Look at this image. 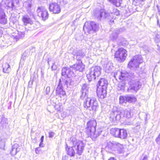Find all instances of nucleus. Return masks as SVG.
Returning <instances> with one entry per match:
<instances>
[{
  "mask_svg": "<svg viewBox=\"0 0 160 160\" xmlns=\"http://www.w3.org/2000/svg\"><path fill=\"white\" fill-rule=\"evenodd\" d=\"M119 78L122 81L120 82L118 85L117 88V89L119 91H123L124 90L125 83L124 81V80H132L133 78H134L135 76L134 74L132 72L128 73L125 72V73L118 72Z\"/></svg>",
  "mask_w": 160,
  "mask_h": 160,
  "instance_id": "1",
  "label": "nucleus"
},
{
  "mask_svg": "<svg viewBox=\"0 0 160 160\" xmlns=\"http://www.w3.org/2000/svg\"><path fill=\"white\" fill-rule=\"evenodd\" d=\"M96 122L95 120H91L87 123L86 128V132L88 136L91 137L92 139H95L100 135V133H97L96 131Z\"/></svg>",
  "mask_w": 160,
  "mask_h": 160,
  "instance_id": "2",
  "label": "nucleus"
},
{
  "mask_svg": "<svg viewBox=\"0 0 160 160\" xmlns=\"http://www.w3.org/2000/svg\"><path fill=\"white\" fill-rule=\"evenodd\" d=\"M101 68L98 66H94L90 68L87 72V77L89 81L95 80L101 74Z\"/></svg>",
  "mask_w": 160,
  "mask_h": 160,
  "instance_id": "3",
  "label": "nucleus"
},
{
  "mask_svg": "<svg viewBox=\"0 0 160 160\" xmlns=\"http://www.w3.org/2000/svg\"><path fill=\"white\" fill-rule=\"evenodd\" d=\"M83 105L86 108H89L90 111H97L98 107V102L95 98H86L84 102Z\"/></svg>",
  "mask_w": 160,
  "mask_h": 160,
  "instance_id": "4",
  "label": "nucleus"
},
{
  "mask_svg": "<svg viewBox=\"0 0 160 160\" xmlns=\"http://www.w3.org/2000/svg\"><path fill=\"white\" fill-rule=\"evenodd\" d=\"M73 147L75 148L76 151V153L79 155H81L82 153L85 146V145L82 141L78 140L74 138L70 141Z\"/></svg>",
  "mask_w": 160,
  "mask_h": 160,
  "instance_id": "5",
  "label": "nucleus"
},
{
  "mask_svg": "<svg viewBox=\"0 0 160 160\" xmlns=\"http://www.w3.org/2000/svg\"><path fill=\"white\" fill-rule=\"evenodd\" d=\"M99 28V25L94 22H86L84 25L83 29L85 33L88 34L93 31H96Z\"/></svg>",
  "mask_w": 160,
  "mask_h": 160,
  "instance_id": "6",
  "label": "nucleus"
},
{
  "mask_svg": "<svg viewBox=\"0 0 160 160\" xmlns=\"http://www.w3.org/2000/svg\"><path fill=\"white\" fill-rule=\"evenodd\" d=\"M142 56L140 55L134 56L129 62L128 67L136 68L138 67L139 64L142 62Z\"/></svg>",
  "mask_w": 160,
  "mask_h": 160,
  "instance_id": "7",
  "label": "nucleus"
},
{
  "mask_svg": "<svg viewBox=\"0 0 160 160\" xmlns=\"http://www.w3.org/2000/svg\"><path fill=\"white\" fill-rule=\"evenodd\" d=\"M127 55V51L122 48H119L114 55L115 57L118 58L117 60L120 62L124 61Z\"/></svg>",
  "mask_w": 160,
  "mask_h": 160,
  "instance_id": "8",
  "label": "nucleus"
},
{
  "mask_svg": "<svg viewBox=\"0 0 160 160\" xmlns=\"http://www.w3.org/2000/svg\"><path fill=\"white\" fill-rule=\"evenodd\" d=\"M38 15L41 17L42 19L45 20L47 19L48 17V14L46 9L43 7H39L37 10Z\"/></svg>",
  "mask_w": 160,
  "mask_h": 160,
  "instance_id": "9",
  "label": "nucleus"
},
{
  "mask_svg": "<svg viewBox=\"0 0 160 160\" xmlns=\"http://www.w3.org/2000/svg\"><path fill=\"white\" fill-rule=\"evenodd\" d=\"M122 147V146L118 142H109L108 143L106 148L109 149V150H114L115 149L118 150L119 148H121Z\"/></svg>",
  "mask_w": 160,
  "mask_h": 160,
  "instance_id": "10",
  "label": "nucleus"
},
{
  "mask_svg": "<svg viewBox=\"0 0 160 160\" xmlns=\"http://www.w3.org/2000/svg\"><path fill=\"white\" fill-rule=\"evenodd\" d=\"M62 75L65 77L71 78L74 76V73L72 68L65 67L62 69Z\"/></svg>",
  "mask_w": 160,
  "mask_h": 160,
  "instance_id": "11",
  "label": "nucleus"
},
{
  "mask_svg": "<svg viewBox=\"0 0 160 160\" xmlns=\"http://www.w3.org/2000/svg\"><path fill=\"white\" fill-rule=\"evenodd\" d=\"M49 9L50 12L54 14H58L61 12L60 6L56 2H52L50 4Z\"/></svg>",
  "mask_w": 160,
  "mask_h": 160,
  "instance_id": "12",
  "label": "nucleus"
},
{
  "mask_svg": "<svg viewBox=\"0 0 160 160\" xmlns=\"http://www.w3.org/2000/svg\"><path fill=\"white\" fill-rule=\"evenodd\" d=\"M74 56V58L77 60H81V59L85 56L86 53L82 50H74L72 52Z\"/></svg>",
  "mask_w": 160,
  "mask_h": 160,
  "instance_id": "13",
  "label": "nucleus"
},
{
  "mask_svg": "<svg viewBox=\"0 0 160 160\" xmlns=\"http://www.w3.org/2000/svg\"><path fill=\"white\" fill-rule=\"evenodd\" d=\"M63 85L61 79H60L59 83L56 89V93L61 98L62 96H64L66 95V93L63 90Z\"/></svg>",
  "mask_w": 160,
  "mask_h": 160,
  "instance_id": "14",
  "label": "nucleus"
},
{
  "mask_svg": "<svg viewBox=\"0 0 160 160\" xmlns=\"http://www.w3.org/2000/svg\"><path fill=\"white\" fill-rule=\"evenodd\" d=\"M7 21L5 13L2 8L1 4L0 3V23L3 24L6 23Z\"/></svg>",
  "mask_w": 160,
  "mask_h": 160,
  "instance_id": "15",
  "label": "nucleus"
},
{
  "mask_svg": "<svg viewBox=\"0 0 160 160\" xmlns=\"http://www.w3.org/2000/svg\"><path fill=\"white\" fill-rule=\"evenodd\" d=\"M98 88L97 90V94L99 98L101 99H103L106 96V89L104 88H101L98 86Z\"/></svg>",
  "mask_w": 160,
  "mask_h": 160,
  "instance_id": "16",
  "label": "nucleus"
},
{
  "mask_svg": "<svg viewBox=\"0 0 160 160\" xmlns=\"http://www.w3.org/2000/svg\"><path fill=\"white\" fill-rule=\"evenodd\" d=\"M120 113L124 117L128 118H130L133 116V113L132 110L128 108L122 110Z\"/></svg>",
  "mask_w": 160,
  "mask_h": 160,
  "instance_id": "17",
  "label": "nucleus"
},
{
  "mask_svg": "<svg viewBox=\"0 0 160 160\" xmlns=\"http://www.w3.org/2000/svg\"><path fill=\"white\" fill-rule=\"evenodd\" d=\"M73 67L76 70L82 72L84 69L85 66L81 60H77L76 64L73 65Z\"/></svg>",
  "mask_w": 160,
  "mask_h": 160,
  "instance_id": "18",
  "label": "nucleus"
},
{
  "mask_svg": "<svg viewBox=\"0 0 160 160\" xmlns=\"http://www.w3.org/2000/svg\"><path fill=\"white\" fill-rule=\"evenodd\" d=\"M120 112L117 110L112 111L110 114V118L112 121L119 120L121 117Z\"/></svg>",
  "mask_w": 160,
  "mask_h": 160,
  "instance_id": "19",
  "label": "nucleus"
},
{
  "mask_svg": "<svg viewBox=\"0 0 160 160\" xmlns=\"http://www.w3.org/2000/svg\"><path fill=\"white\" fill-rule=\"evenodd\" d=\"M73 147L72 146L68 147L67 144L66 146V150L67 153L70 157H74L76 154V152L73 148Z\"/></svg>",
  "mask_w": 160,
  "mask_h": 160,
  "instance_id": "20",
  "label": "nucleus"
},
{
  "mask_svg": "<svg viewBox=\"0 0 160 160\" xmlns=\"http://www.w3.org/2000/svg\"><path fill=\"white\" fill-rule=\"evenodd\" d=\"M70 78H66L63 79V78L61 79L62 82L64 86H66V87L67 88L70 85H72L73 82L71 81Z\"/></svg>",
  "mask_w": 160,
  "mask_h": 160,
  "instance_id": "21",
  "label": "nucleus"
},
{
  "mask_svg": "<svg viewBox=\"0 0 160 160\" xmlns=\"http://www.w3.org/2000/svg\"><path fill=\"white\" fill-rule=\"evenodd\" d=\"M141 84L140 82L138 81H135L134 83L133 82V84L131 85L130 88L131 89L137 91L141 87Z\"/></svg>",
  "mask_w": 160,
  "mask_h": 160,
  "instance_id": "22",
  "label": "nucleus"
},
{
  "mask_svg": "<svg viewBox=\"0 0 160 160\" xmlns=\"http://www.w3.org/2000/svg\"><path fill=\"white\" fill-rule=\"evenodd\" d=\"M120 32L119 30L118 29L114 30L110 35V39L113 41H116L118 38V36L120 33Z\"/></svg>",
  "mask_w": 160,
  "mask_h": 160,
  "instance_id": "23",
  "label": "nucleus"
},
{
  "mask_svg": "<svg viewBox=\"0 0 160 160\" xmlns=\"http://www.w3.org/2000/svg\"><path fill=\"white\" fill-rule=\"evenodd\" d=\"M101 87V88H107L108 85L107 80L104 78H101L98 81V85Z\"/></svg>",
  "mask_w": 160,
  "mask_h": 160,
  "instance_id": "24",
  "label": "nucleus"
},
{
  "mask_svg": "<svg viewBox=\"0 0 160 160\" xmlns=\"http://www.w3.org/2000/svg\"><path fill=\"white\" fill-rule=\"evenodd\" d=\"M20 149L19 148L18 144H15L12 147L11 153L12 155H16L18 152L20 151Z\"/></svg>",
  "mask_w": 160,
  "mask_h": 160,
  "instance_id": "25",
  "label": "nucleus"
},
{
  "mask_svg": "<svg viewBox=\"0 0 160 160\" xmlns=\"http://www.w3.org/2000/svg\"><path fill=\"white\" fill-rule=\"evenodd\" d=\"M22 21L25 25H27L28 24H32L33 23L32 21L28 15L23 16Z\"/></svg>",
  "mask_w": 160,
  "mask_h": 160,
  "instance_id": "26",
  "label": "nucleus"
},
{
  "mask_svg": "<svg viewBox=\"0 0 160 160\" xmlns=\"http://www.w3.org/2000/svg\"><path fill=\"white\" fill-rule=\"evenodd\" d=\"M120 130L118 128H113L110 130V133L114 136L119 138Z\"/></svg>",
  "mask_w": 160,
  "mask_h": 160,
  "instance_id": "27",
  "label": "nucleus"
},
{
  "mask_svg": "<svg viewBox=\"0 0 160 160\" xmlns=\"http://www.w3.org/2000/svg\"><path fill=\"white\" fill-rule=\"evenodd\" d=\"M119 135L118 138L122 139H125L128 136L127 132L125 129H121L120 130Z\"/></svg>",
  "mask_w": 160,
  "mask_h": 160,
  "instance_id": "28",
  "label": "nucleus"
},
{
  "mask_svg": "<svg viewBox=\"0 0 160 160\" xmlns=\"http://www.w3.org/2000/svg\"><path fill=\"white\" fill-rule=\"evenodd\" d=\"M104 13V12H103V9H102L100 10H95L93 14L96 18L100 20L101 19V15L102 14V15Z\"/></svg>",
  "mask_w": 160,
  "mask_h": 160,
  "instance_id": "29",
  "label": "nucleus"
},
{
  "mask_svg": "<svg viewBox=\"0 0 160 160\" xmlns=\"http://www.w3.org/2000/svg\"><path fill=\"white\" fill-rule=\"evenodd\" d=\"M103 67L105 71L107 73L110 72L113 67L111 63L110 62H108L107 64H104Z\"/></svg>",
  "mask_w": 160,
  "mask_h": 160,
  "instance_id": "30",
  "label": "nucleus"
},
{
  "mask_svg": "<svg viewBox=\"0 0 160 160\" xmlns=\"http://www.w3.org/2000/svg\"><path fill=\"white\" fill-rule=\"evenodd\" d=\"M3 72L5 73H8L11 71V68L9 65L7 63H5L2 65Z\"/></svg>",
  "mask_w": 160,
  "mask_h": 160,
  "instance_id": "31",
  "label": "nucleus"
},
{
  "mask_svg": "<svg viewBox=\"0 0 160 160\" xmlns=\"http://www.w3.org/2000/svg\"><path fill=\"white\" fill-rule=\"evenodd\" d=\"M111 3L117 7L120 6L122 0H108Z\"/></svg>",
  "mask_w": 160,
  "mask_h": 160,
  "instance_id": "32",
  "label": "nucleus"
},
{
  "mask_svg": "<svg viewBox=\"0 0 160 160\" xmlns=\"http://www.w3.org/2000/svg\"><path fill=\"white\" fill-rule=\"evenodd\" d=\"M12 36L14 39H16L17 41L20 38H22L24 37V33L23 32H19L17 34V35H12Z\"/></svg>",
  "mask_w": 160,
  "mask_h": 160,
  "instance_id": "33",
  "label": "nucleus"
},
{
  "mask_svg": "<svg viewBox=\"0 0 160 160\" xmlns=\"http://www.w3.org/2000/svg\"><path fill=\"white\" fill-rule=\"evenodd\" d=\"M0 124L3 128H5L8 125V119L4 117L2 118Z\"/></svg>",
  "mask_w": 160,
  "mask_h": 160,
  "instance_id": "34",
  "label": "nucleus"
},
{
  "mask_svg": "<svg viewBox=\"0 0 160 160\" xmlns=\"http://www.w3.org/2000/svg\"><path fill=\"white\" fill-rule=\"evenodd\" d=\"M127 102H135L136 101V98L133 96H126Z\"/></svg>",
  "mask_w": 160,
  "mask_h": 160,
  "instance_id": "35",
  "label": "nucleus"
},
{
  "mask_svg": "<svg viewBox=\"0 0 160 160\" xmlns=\"http://www.w3.org/2000/svg\"><path fill=\"white\" fill-rule=\"evenodd\" d=\"M119 103L120 104H123L126 103L127 102L126 96H120L119 98Z\"/></svg>",
  "mask_w": 160,
  "mask_h": 160,
  "instance_id": "36",
  "label": "nucleus"
},
{
  "mask_svg": "<svg viewBox=\"0 0 160 160\" xmlns=\"http://www.w3.org/2000/svg\"><path fill=\"white\" fill-rule=\"evenodd\" d=\"M5 3L6 5L9 8H12V10H13L14 8V5L13 3V2L12 1L6 2Z\"/></svg>",
  "mask_w": 160,
  "mask_h": 160,
  "instance_id": "37",
  "label": "nucleus"
},
{
  "mask_svg": "<svg viewBox=\"0 0 160 160\" xmlns=\"http://www.w3.org/2000/svg\"><path fill=\"white\" fill-rule=\"evenodd\" d=\"M5 139L4 138H0V148H3L5 146Z\"/></svg>",
  "mask_w": 160,
  "mask_h": 160,
  "instance_id": "38",
  "label": "nucleus"
},
{
  "mask_svg": "<svg viewBox=\"0 0 160 160\" xmlns=\"http://www.w3.org/2000/svg\"><path fill=\"white\" fill-rule=\"evenodd\" d=\"M88 87L87 84H84L83 85L82 87L81 91H83L85 92H88Z\"/></svg>",
  "mask_w": 160,
  "mask_h": 160,
  "instance_id": "39",
  "label": "nucleus"
},
{
  "mask_svg": "<svg viewBox=\"0 0 160 160\" xmlns=\"http://www.w3.org/2000/svg\"><path fill=\"white\" fill-rule=\"evenodd\" d=\"M62 104L61 103H59L58 104H56L54 106L55 109L57 110L58 111H60L62 108Z\"/></svg>",
  "mask_w": 160,
  "mask_h": 160,
  "instance_id": "40",
  "label": "nucleus"
},
{
  "mask_svg": "<svg viewBox=\"0 0 160 160\" xmlns=\"http://www.w3.org/2000/svg\"><path fill=\"white\" fill-rule=\"evenodd\" d=\"M57 68V65L54 62H52V65L51 66V69L52 70H56Z\"/></svg>",
  "mask_w": 160,
  "mask_h": 160,
  "instance_id": "41",
  "label": "nucleus"
},
{
  "mask_svg": "<svg viewBox=\"0 0 160 160\" xmlns=\"http://www.w3.org/2000/svg\"><path fill=\"white\" fill-rule=\"evenodd\" d=\"M81 92L82 94L80 97L81 99H83L84 98L87 97V94H88V92L83 91H81Z\"/></svg>",
  "mask_w": 160,
  "mask_h": 160,
  "instance_id": "42",
  "label": "nucleus"
},
{
  "mask_svg": "<svg viewBox=\"0 0 160 160\" xmlns=\"http://www.w3.org/2000/svg\"><path fill=\"white\" fill-rule=\"evenodd\" d=\"M55 134L54 133V132H53L51 131V132H49V138H52L54 136Z\"/></svg>",
  "mask_w": 160,
  "mask_h": 160,
  "instance_id": "43",
  "label": "nucleus"
},
{
  "mask_svg": "<svg viewBox=\"0 0 160 160\" xmlns=\"http://www.w3.org/2000/svg\"><path fill=\"white\" fill-rule=\"evenodd\" d=\"M50 87H47L46 89L45 93L48 94L50 91Z\"/></svg>",
  "mask_w": 160,
  "mask_h": 160,
  "instance_id": "44",
  "label": "nucleus"
},
{
  "mask_svg": "<svg viewBox=\"0 0 160 160\" xmlns=\"http://www.w3.org/2000/svg\"><path fill=\"white\" fill-rule=\"evenodd\" d=\"M156 141L157 143L159 145H160V136H158L156 139Z\"/></svg>",
  "mask_w": 160,
  "mask_h": 160,
  "instance_id": "45",
  "label": "nucleus"
},
{
  "mask_svg": "<svg viewBox=\"0 0 160 160\" xmlns=\"http://www.w3.org/2000/svg\"><path fill=\"white\" fill-rule=\"evenodd\" d=\"M109 14L108 13H106V12H105V14L104 15V18H108L109 19Z\"/></svg>",
  "mask_w": 160,
  "mask_h": 160,
  "instance_id": "46",
  "label": "nucleus"
},
{
  "mask_svg": "<svg viewBox=\"0 0 160 160\" xmlns=\"http://www.w3.org/2000/svg\"><path fill=\"white\" fill-rule=\"evenodd\" d=\"M3 30L4 28H3L0 27V37H2Z\"/></svg>",
  "mask_w": 160,
  "mask_h": 160,
  "instance_id": "47",
  "label": "nucleus"
},
{
  "mask_svg": "<svg viewBox=\"0 0 160 160\" xmlns=\"http://www.w3.org/2000/svg\"><path fill=\"white\" fill-rule=\"evenodd\" d=\"M68 159V157L65 155L64 156H63L62 158V160H67Z\"/></svg>",
  "mask_w": 160,
  "mask_h": 160,
  "instance_id": "48",
  "label": "nucleus"
},
{
  "mask_svg": "<svg viewBox=\"0 0 160 160\" xmlns=\"http://www.w3.org/2000/svg\"><path fill=\"white\" fill-rule=\"evenodd\" d=\"M148 156L147 155H145L144 156V157L142 159V160H148Z\"/></svg>",
  "mask_w": 160,
  "mask_h": 160,
  "instance_id": "49",
  "label": "nucleus"
},
{
  "mask_svg": "<svg viewBox=\"0 0 160 160\" xmlns=\"http://www.w3.org/2000/svg\"><path fill=\"white\" fill-rule=\"evenodd\" d=\"M39 148H36L35 149V151L36 153L37 154L39 153V150H38Z\"/></svg>",
  "mask_w": 160,
  "mask_h": 160,
  "instance_id": "50",
  "label": "nucleus"
},
{
  "mask_svg": "<svg viewBox=\"0 0 160 160\" xmlns=\"http://www.w3.org/2000/svg\"><path fill=\"white\" fill-rule=\"evenodd\" d=\"M103 12H104V14H103L102 15H101V18H104V15L105 14V11H104V10H103Z\"/></svg>",
  "mask_w": 160,
  "mask_h": 160,
  "instance_id": "51",
  "label": "nucleus"
},
{
  "mask_svg": "<svg viewBox=\"0 0 160 160\" xmlns=\"http://www.w3.org/2000/svg\"><path fill=\"white\" fill-rule=\"evenodd\" d=\"M115 11L116 12H114L115 13H116V15H118V14H119L118 11V9H115Z\"/></svg>",
  "mask_w": 160,
  "mask_h": 160,
  "instance_id": "52",
  "label": "nucleus"
},
{
  "mask_svg": "<svg viewBox=\"0 0 160 160\" xmlns=\"http://www.w3.org/2000/svg\"><path fill=\"white\" fill-rule=\"evenodd\" d=\"M27 3V6L28 8H31V4L29 3Z\"/></svg>",
  "mask_w": 160,
  "mask_h": 160,
  "instance_id": "53",
  "label": "nucleus"
},
{
  "mask_svg": "<svg viewBox=\"0 0 160 160\" xmlns=\"http://www.w3.org/2000/svg\"><path fill=\"white\" fill-rule=\"evenodd\" d=\"M145 0H133L136 3H138L140 1H144Z\"/></svg>",
  "mask_w": 160,
  "mask_h": 160,
  "instance_id": "54",
  "label": "nucleus"
},
{
  "mask_svg": "<svg viewBox=\"0 0 160 160\" xmlns=\"http://www.w3.org/2000/svg\"><path fill=\"white\" fill-rule=\"evenodd\" d=\"M43 143L42 142H41L39 144V147H43Z\"/></svg>",
  "mask_w": 160,
  "mask_h": 160,
  "instance_id": "55",
  "label": "nucleus"
},
{
  "mask_svg": "<svg viewBox=\"0 0 160 160\" xmlns=\"http://www.w3.org/2000/svg\"><path fill=\"white\" fill-rule=\"evenodd\" d=\"M44 137L43 136H42L41 138V142H43L44 140Z\"/></svg>",
  "mask_w": 160,
  "mask_h": 160,
  "instance_id": "56",
  "label": "nucleus"
},
{
  "mask_svg": "<svg viewBox=\"0 0 160 160\" xmlns=\"http://www.w3.org/2000/svg\"><path fill=\"white\" fill-rule=\"evenodd\" d=\"M108 160H116L114 158H111Z\"/></svg>",
  "mask_w": 160,
  "mask_h": 160,
  "instance_id": "57",
  "label": "nucleus"
},
{
  "mask_svg": "<svg viewBox=\"0 0 160 160\" xmlns=\"http://www.w3.org/2000/svg\"><path fill=\"white\" fill-rule=\"evenodd\" d=\"M51 61V60L48 59V62L49 65V62H50Z\"/></svg>",
  "mask_w": 160,
  "mask_h": 160,
  "instance_id": "58",
  "label": "nucleus"
},
{
  "mask_svg": "<svg viewBox=\"0 0 160 160\" xmlns=\"http://www.w3.org/2000/svg\"><path fill=\"white\" fill-rule=\"evenodd\" d=\"M148 114H147V113H145V115L146 116V118H145V120L146 121V119H147V116L148 115Z\"/></svg>",
  "mask_w": 160,
  "mask_h": 160,
  "instance_id": "59",
  "label": "nucleus"
},
{
  "mask_svg": "<svg viewBox=\"0 0 160 160\" xmlns=\"http://www.w3.org/2000/svg\"><path fill=\"white\" fill-rule=\"evenodd\" d=\"M117 75V73L115 74H114V77H116V75Z\"/></svg>",
  "mask_w": 160,
  "mask_h": 160,
  "instance_id": "60",
  "label": "nucleus"
},
{
  "mask_svg": "<svg viewBox=\"0 0 160 160\" xmlns=\"http://www.w3.org/2000/svg\"><path fill=\"white\" fill-rule=\"evenodd\" d=\"M158 49H160V47H159Z\"/></svg>",
  "mask_w": 160,
  "mask_h": 160,
  "instance_id": "61",
  "label": "nucleus"
},
{
  "mask_svg": "<svg viewBox=\"0 0 160 160\" xmlns=\"http://www.w3.org/2000/svg\"><path fill=\"white\" fill-rule=\"evenodd\" d=\"M158 136H160V134L159 135H158Z\"/></svg>",
  "mask_w": 160,
  "mask_h": 160,
  "instance_id": "62",
  "label": "nucleus"
}]
</instances>
